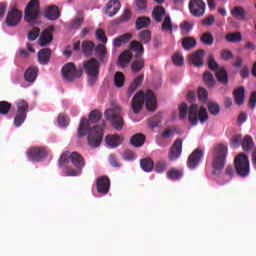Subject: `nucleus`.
Returning <instances> with one entry per match:
<instances>
[{
    "label": "nucleus",
    "instance_id": "nucleus-1",
    "mask_svg": "<svg viewBox=\"0 0 256 256\" xmlns=\"http://www.w3.org/2000/svg\"><path fill=\"white\" fill-rule=\"evenodd\" d=\"M101 112L93 110L89 114V119L82 118L77 130L78 137H85L88 135V145L93 149H97L103 141V129H105V122L100 125L91 127V123H98L101 121Z\"/></svg>",
    "mask_w": 256,
    "mask_h": 256
},
{
    "label": "nucleus",
    "instance_id": "nucleus-2",
    "mask_svg": "<svg viewBox=\"0 0 256 256\" xmlns=\"http://www.w3.org/2000/svg\"><path fill=\"white\" fill-rule=\"evenodd\" d=\"M71 161L73 167H66L63 172L67 177H77L81 175L83 172V168L85 167V158L78 152H69L66 151L62 153L58 160L59 167H63L67 165Z\"/></svg>",
    "mask_w": 256,
    "mask_h": 256
},
{
    "label": "nucleus",
    "instance_id": "nucleus-3",
    "mask_svg": "<svg viewBox=\"0 0 256 256\" xmlns=\"http://www.w3.org/2000/svg\"><path fill=\"white\" fill-rule=\"evenodd\" d=\"M191 125H197L200 123L203 125L209 121V114L207 113V108L200 107L197 104H191L190 107L187 106V103H182L179 106V119L183 120L187 117Z\"/></svg>",
    "mask_w": 256,
    "mask_h": 256
},
{
    "label": "nucleus",
    "instance_id": "nucleus-4",
    "mask_svg": "<svg viewBox=\"0 0 256 256\" xmlns=\"http://www.w3.org/2000/svg\"><path fill=\"white\" fill-rule=\"evenodd\" d=\"M143 105L146 106L147 111H157V97L153 93V90H147L146 93L139 91L134 95L131 101V109L135 115L141 113Z\"/></svg>",
    "mask_w": 256,
    "mask_h": 256
},
{
    "label": "nucleus",
    "instance_id": "nucleus-5",
    "mask_svg": "<svg viewBox=\"0 0 256 256\" xmlns=\"http://www.w3.org/2000/svg\"><path fill=\"white\" fill-rule=\"evenodd\" d=\"M213 161H212V167H213V174L217 175L225 169V165L227 163V145L225 144H217L214 146L213 150Z\"/></svg>",
    "mask_w": 256,
    "mask_h": 256
},
{
    "label": "nucleus",
    "instance_id": "nucleus-6",
    "mask_svg": "<svg viewBox=\"0 0 256 256\" xmlns=\"http://www.w3.org/2000/svg\"><path fill=\"white\" fill-rule=\"evenodd\" d=\"M83 69L88 76L89 84L94 85L95 81L99 78L101 63H99L97 59L91 58L83 62Z\"/></svg>",
    "mask_w": 256,
    "mask_h": 256
},
{
    "label": "nucleus",
    "instance_id": "nucleus-7",
    "mask_svg": "<svg viewBox=\"0 0 256 256\" xmlns=\"http://www.w3.org/2000/svg\"><path fill=\"white\" fill-rule=\"evenodd\" d=\"M107 121H109L112 125V127L116 131H122L123 125H125V122L123 121V116H121V108L120 107H114L110 108L105 111L104 113Z\"/></svg>",
    "mask_w": 256,
    "mask_h": 256
},
{
    "label": "nucleus",
    "instance_id": "nucleus-8",
    "mask_svg": "<svg viewBox=\"0 0 256 256\" xmlns=\"http://www.w3.org/2000/svg\"><path fill=\"white\" fill-rule=\"evenodd\" d=\"M234 167L239 177H248L250 173L249 156L244 153L238 154L234 159Z\"/></svg>",
    "mask_w": 256,
    "mask_h": 256
},
{
    "label": "nucleus",
    "instance_id": "nucleus-9",
    "mask_svg": "<svg viewBox=\"0 0 256 256\" xmlns=\"http://www.w3.org/2000/svg\"><path fill=\"white\" fill-rule=\"evenodd\" d=\"M81 75H83V70L77 69L73 62L67 63L62 68V77L69 83L75 81V79H79Z\"/></svg>",
    "mask_w": 256,
    "mask_h": 256
},
{
    "label": "nucleus",
    "instance_id": "nucleus-10",
    "mask_svg": "<svg viewBox=\"0 0 256 256\" xmlns=\"http://www.w3.org/2000/svg\"><path fill=\"white\" fill-rule=\"evenodd\" d=\"M17 112L14 118L15 127H21L27 119V111H29V104L25 100H19L16 103Z\"/></svg>",
    "mask_w": 256,
    "mask_h": 256
},
{
    "label": "nucleus",
    "instance_id": "nucleus-11",
    "mask_svg": "<svg viewBox=\"0 0 256 256\" xmlns=\"http://www.w3.org/2000/svg\"><path fill=\"white\" fill-rule=\"evenodd\" d=\"M39 5V0H30V2L28 3L24 10V19L25 21H27V23H31V21L39 19V14L41 13Z\"/></svg>",
    "mask_w": 256,
    "mask_h": 256
},
{
    "label": "nucleus",
    "instance_id": "nucleus-12",
    "mask_svg": "<svg viewBox=\"0 0 256 256\" xmlns=\"http://www.w3.org/2000/svg\"><path fill=\"white\" fill-rule=\"evenodd\" d=\"M27 157L34 163H39L47 157V149L43 147H32L27 151Z\"/></svg>",
    "mask_w": 256,
    "mask_h": 256
},
{
    "label": "nucleus",
    "instance_id": "nucleus-13",
    "mask_svg": "<svg viewBox=\"0 0 256 256\" xmlns=\"http://www.w3.org/2000/svg\"><path fill=\"white\" fill-rule=\"evenodd\" d=\"M205 2L203 0H190L189 9L193 17H203L205 15Z\"/></svg>",
    "mask_w": 256,
    "mask_h": 256
},
{
    "label": "nucleus",
    "instance_id": "nucleus-14",
    "mask_svg": "<svg viewBox=\"0 0 256 256\" xmlns=\"http://www.w3.org/2000/svg\"><path fill=\"white\" fill-rule=\"evenodd\" d=\"M205 152L203 150L197 148L195 149L188 157L187 167L188 169H195L201 163V159H203V155Z\"/></svg>",
    "mask_w": 256,
    "mask_h": 256
},
{
    "label": "nucleus",
    "instance_id": "nucleus-15",
    "mask_svg": "<svg viewBox=\"0 0 256 256\" xmlns=\"http://www.w3.org/2000/svg\"><path fill=\"white\" fill-rule=\"evenodd\" d=\"M182 151H183V140H181V138H178L175 140L172 147L170 148L168 159L170 161H177V159L181 157Z\"/></svg>",
    "mask_w": 256,
    "mask_h": 256
},
{
    "label": "nucleus",
    "instance_id": "nucleus-16",
    "mask_svg": "<svg viewBox=\"0 0 256 256\" xmlns=\"http://www.w3.org/2000/svg\"><path fill=\"white\" fill-rule=\"evenodd\" d=\"M111 188V180L107 176H100L96 179V189L102 195H107Z\"/></svg>",
    "mask_w": 256,
    "mask_h": 256
},
{
    "label": "nucleus",
    "instance_id": "nucleus-17",
    "mask_svg": "<svg viewBox=\"0 0 256 256\" xmlns=\"http://www.w3.org/2000/svg\"><path fill=\"white\" fill-rule=\"evenodd\" d=\"M53 31H55L54 26H48L40 35L39 46L47 47L53 41Z\"/></svg>",
    "mask_w": 256,
    "mask_h": 256
},
{
    "label": "nucleus",
    "instance_id": "nucleus-18",
    "mask_svg": "<svg viewBox=\"0 0 256 256\" xmlns=\"http://www.w3.org/2000/svg\"><path fill=\"white\" fill-rule=\"evenodd\" d=\"M175 133H177V128L175 126H170L164 129L161 133V145L162 147H167L171 145V140L175 137Z\"/></svg>",
    "mask_w": 256,
    "mask_h": 256
},
{
    "label": "nucleus",
    "instance_id": "nucleus-19",
    "mask_svg": "<svg viewBox=\"0 0 256 256\" xmlns=\"http://www.w3.org/2000/svg\"><path fill=\"white\" fill-rule=\"evenodd\" d=\"M19 21H21V11L17 10V8H13L8 12L6 23L8 27H15Z\"/></svg>",
    "mask_w": 256,
    "mask_h": 256
},
{
    "label": "nucleus",
    "instance_id": "nucleus-20",
    "mask_svg": "<svg viewBox=\"0 0 256 256\" xmlns=\"http://www.w3.org/2000/svg\"><path fill=\"white\" fill-rule=\"evenodd\" d=\"M203 57H205V50L200 49L189 56V61L194 67H203Z\"/></svg>",
    "mask_w": 256,
    "mask_h": 256
},
{
    "label": "nucleus",
    "instance_id": "nucleus-21",
    "mask_svg": "<svg viewBox=\"0 0 256 256\" xmlns=\"http://www.w3.org/2000/svg\"><path fill=\"white\" fill-rule=\"evenodd\" d=\"M119 9H121V2L119 0H110L106 4V15L108 17H115V14L119 13Z\"/></svg>",
    "mask_w": 256,
    "mask_h": 256
},
{
    "label": "nucleus",
    "instance_id": "nucleus-22",
    "mask_svg": "<svg viewBox=\"0 0 256 256\" xmlns=\"http://www.w3.org/2000/svg\"><path fill=\"white\" fill-rule=\"evenodd\" d=\"M44 16L48 21H57V19L61 17V14L57 6H49L46 8Z\"/></svg>",
    "mask_w": 256,
    "mask_h": 256
},
{
    "label": "nucleus",
    "instance_id": "nucleus-23",
    "mask_svg": "<svg viewBox=\"0 0 256 256\" xmlns=\"http://www.w3.org/2000/svg\"><path fill=\"white\" fill-rule=\"evenodd\" d=\"M131 59H133V53H131V50H125L118 58V65L125 68L129 63H131Z\"/></svg>",
    "mask_w": 256,
    "mask_h": 256
},
{
    "label": "nucleus",
    "instance_id": "nucleus-24",
    "mask_svg": "<svg viewBox=\"0 0 256 256\" xmlns=\"http://www.w3.org/2000/svg\"><path fill=\"white\" fill-rule=\"evenodd\" d=\"M107 145L114 149L115 147H119L121 143H123V137L118 134L108 135L105 139Z\"/></svg>",
    "mask_w": 256,
    "mask_h": 256
},
{
    "label": "nucleus",
    "instance_id": "nucleus-25",
    "mask_svg": "<svg viewBox=\"0 0 256 256\" xmlns=\"http://www.w3.org/2000/svg\"><path fill=\"white\" fill-rule=\"evenodd\" d=\"M231 15L238 21H245L247 11H245V8L242 6H236L231 10Z\"/></svg>",
    "mask_w": 256,
    "mask_h": 256
},
{
    "label": "nucleus",
    "instance_id": "nucleus-26",
    "mask_svg": "<svg viewBox=\"0 0 256 256\" xmlns=\"http://www.w3.org/2000/svg\"><path fill=\"white\" fill-rule=\"evenodd\" d=\"M51 59V49L43 48L38 53V61L41 65H47Z\"/></svg>",
    "mask_w": 256,
    "mask_h": 256
},
{
    "label": "nucleus",
    "instance_id": "nucleus-27",
    "mask_svg": "<svg viewBox=\"0 0 256 256\" xmlns=\"http://www.w3.org/2000/svg\"><path fill=\"white\" fill-rule=\"evenodd\" d=\"M37 73H39V68L35 66L29 67L24 73L25 81H28V83H33V81L37 79Z\"/></svg>",
    "mask_w": 256,
    "mask_h": 256
},
{
    "label": "nucleus",
    "instance_id": "nucleus-28",
    "mask_svg": "<svg viewBox=\"0 0 256 256\" xmlns=\"http://www.w3.org/2000/svg\"><path fill=\"white\" fill-rule=\"evenodd\" d=\"M151 25V18L147 16H141L136 19L135 27L137 31H140V29H147Z\"/></svg>",
    "mask_w": 256,
    "mask_h": 256
},
{
    "label": "nucleus",
    "instance_id": "nucleus-29",
    "mask_svg": "<svg viewBox=\"0 0 256 256\" xmlns=\"http://www.w3.org/2000/svg\"><path fill=\"white\" fill-rule=\"evenodd\" d=\"M234 95V101L236 105H243L245 103V88L244 87H239L234 90L233 92Z\"/></svg>",
    "mask_w": 256,
    "mask_h": 256
},
{
    "label": "nucleus",
    "instance_id": "nucleus-30",
    "mask_svg": "<svg viewBox=\"0 0 256 256\" xmlns=\"http://www.w3.org/2000/svg\"><path fill=\"white\" fill-rule=\"evenodd\" d=\"M134 51L136 53V57H143V53H145V48L141 42L134 40L130 43V52Z\"/></svg>",
    "mask_w": 256,
    "mask_h": 256
},
{
    "label": "nucleus",
    "instance_id": "nucleus-31",
    "mask_svg": "<svg viewBox=\"0 0 256 256\" xmlns=\"http://www.w3.org/2000/svg\"><path fill=\"white\" fill-rule=\"evenodd\" d=\"M130 144L133 147H143L145 145V135L143 133H137L130 138Z\"/></svg>",
    "mask_w": 256,
    "mask_h": 256
},
{
    "label": "nucleus",
    "instance_id": "nucleus-32",
    "mask_svg": "<svg viewBox=\"0 0 256 256\" xmlns=\"http://www.w3.org/2000/svg\"><path fill=\"white\" fill-rule=\"evenodd\" d=\"M161 30L169 33V35H173V21L171 20V16L167 15L164 17Z\"/></svg>",
    "mask_w": 256,
    "mask_h": 256
},
{
    "label": "nucleus",
    "instance_id": "nucleus-33",
    "mask_svg": "<svg viewBox=\"0 0 256 256\" xmlns=\"http://www.w3.org/2000/svg\"><path fill=\"white\" fill-rule=\"evenodd\" d=\"M241 147L243 151H246V152L251 151V149L255 147V142H253V137L249 135L244 136L241 142Z\"/></svg>",
    "mask_w": 256,
    "mask_h": 256
},
{
    "label": "nucleus",
    "instance_id": "nucleus-34",
    "mask_svg": "<svg viewBox=\"0 0 256 256\" xmlns=\"http://www.w3.org/2000/svg\"><path fill=\"white\" fill-rule=\"evenodd\" d=\"M145 67V59L143 57H136V59L131 64V69L133 73H139L141 69Z\"/></svg>",
    "mask_w": 256,
    "mask_h": 256
},
{
    "label": "nucleus",
    "instance_id": "nucleus-35",
    "mask_svg": "<svg viewBox=\"0 0 256 256\" xmlns=\"http://www.w3.org/2000/svg\"><path fill=\"white\" fill-rule=\"evenodd\" d=\"M183 177V170L177 168H171L167 172V178L171 179V181H179Z\"/></svg>",
    "mask_w": 256,
    "mask_h": 256
},
{
    "label": "nucleus",
    "instance_id": "nucleus-36",
    "mask_svg": "<svg viewBox=\"0 0 256 256\" xmlns=\"http://www.w3.org/2000/svg\"><path fill=\"white\" fill-rule=\"evenodd\" d=\"M140 167L145 173H151L153 171L154 163L151 158H144L140 160Z\"/></svg>",
    "mask_w": 256,
    "mask_h": 256
},
{
    "label": "nucleus",
    "instance_id": "nucleus-37",
    "mask_svg": "<svg viewBox=\"0 0 256 256\" xmlns=\"http://www.w3.org/2000/svg\"><path fill=\"white\" fill-rule=\"evenodd\" d=\"M216 78L222 85H227L229 83V77L227 76V70H225V68H220L216 71Z\"/></svg>",
    "mask_w": 256,
    "mask_h": 256
},
{
    "label": "nucleus",
    "instance_id": "nucleus-38",
    "mask_svg": "<svg viewBox=\"0 0 256 256\" xmlns=\"http://www.w3.org/2000/svg\"><path fill=\"white\" fill-rule=\"evenodd\" d=\"M131 37H132L131 34L126 33L124 35H121V36L115 38L113 41L114 47H121V45H123L125 43H129V41H131Z\"/></svg>",
    "mask_w": 256,
    "mask_h": 256
},
{
    "label": "nucleus",
    "instance_id": "nucleus-39",
    "mask_svg": "<svg viewBox=\"0 0 256 256\" xmlns=\"http://www.w3.org/2000/svg\"><path fill=\"white\" fill-rule=\"evenodd\" d=\"M197 45V41L193 37H185L182 40V47L185 51H189L190 49H193Z\"/></svg>",
    "mask_w": 256,
    "mask_h": 256
},
{
    "label": "nucleus",
    "instance_id": "nucleus-40",
    "mask_svg": "<svg viewBox=\"0 0 256 256\" xmlns=\"http://www.w3.org/2000/svg\"><path fill=\"white\" fill-rule=\"evenodd\" d=\"M144 75H139L134 79V82L130 85L129 89H128V93L130 96L133 95V93H135V91H137V87L138 85H141V83H143V79H144Z\"/></svg>",
    "mask_w": 256,
    "mask_h": 256
},
{
    "label": "nucleus",
    "instance_id": "nucleus-41",
    "mask_svg": "<svg viewBox=\"0 0 256 256\" xmlns=\"http://www.w3.org/2000/svg\"><path fill=\"white\" fill-rule=\"evenodd\" d=\"M242 40L243 36L241 35V32H234L226 35V41H228V43H239V41Z\"/></svg>",
    "mask_w": 256,
    "mask_h": 256
},
{
    "label": "nucleus",
    "instance_id": "nucleus-42",
    "mask_svg": "<svg viewBox=\"0 0 256 256\" xmlns=\"http://www.w3.org/2000/svg\"><path fill=\"white\" fill-rule=\"evenodd\" d=\"M200 41L201 43H203V45H207L208 47H211V45H213V34H211V32H205L201 35L200 37Z\"/></svg>",
    "mask_w": 256,
    "mask_h": 256
},
{
    "label": "nucleus",
    "instance_id": "nucleus-43",
    "mask_svg": "<svg viewBox=\"0 0 256 256\" xmlns=\"http://www.w3.org/2000/svg\"><path fill=\"white\" fill-rule=\"evenodd\" d=\"M203 81L207 87H214L215 86V77L211 72H204Z\"/></svg>",
    "mask_w": 256,
    "mask_h": 256
},
{
    "label": "nucleus",
    "instance_id": "nucleus-44",
    "mask_svg": "<svg viewBox=\"0 0 256 256\" xmlns=\"http://www.w3.org/2000/svg\"><path fill=\"white\" fill-rule=\"evenodd\" d=\"M93 49H95V44L91 41H84L82 43V51L84 55H91L93 53Z\"/></svg>",
    "mask_w": 256,
    "mask_h": 256
},
{
    "label": "nucleus",
    "instance_id": "nucleus-45",
    "mask_svg": "<svg viewBox=\"0 0 256 256\" xmlns=\"http://www.w3.org/2000/svg\"><path fill=\"white\" fill-rule=\"evenodd\" d=\"M141 43L147 44L151 41V30H143L138 35Z\"/></svg>",
    "mask_w": 256,
    "mask_h": 256
},
{
    "label": "nucleus",
    "instance_id": "nucleus-46",
    "mask_svg": "<svg viewBox=\"0 0 256 256\" xmlns=\"http://www.w3.org/2000/svg\"><path fill=\"white\" fill-rule=\"evenodd\" d=\"M114 84L116 87H123V85H125V75L122 74V72L115 73Z\"/></svg>",
    "mask_w": 256,
    "mask_h": 256
},
{
    "label": "nucleus",
    "instance_id": "nucleus-47",
    "mask_svg": "<svg viewBox=\"0 0 256 256\" xmlns=\"http://www.w3.org/2000/svg\"><path fill=\"white\" fill-rule=\"evenodd\" d=\"M95 51L100 58V61H105V55H107V48L103 44H98Z\"/></svg>",
    "mask_w": 256,
    "mask_h": 256
},
{
    "label": "nucleus",
    "instance_id": "nucleus-48",
    "mask_svg": "<svg viewBox=\"0 0 256 256\" xmlns=\"http://www.w3.org/2000/svg\"><path fill=\"white\" fill-rule=\"evenodd\" d=\"M208 111L210 115L217 116L218 113L221 111V107L217 102H209L208 103Z\"/></svg>",
    "mask_w": 256,
    "mask_h": 256
},
{
    "label": "nucleus",
    "instance_id": "nucleus-49",
    "mask_svg": "<svg viewBox=\"0 0 256 256\" xmlns=\"http://www.w3.org/2000/svg\"><path fill=\"white\" fill-rule=\"evenodd\" d=\"M9 111H11V103L7 101L0 102V115H9Z\"/></svg>",
    "mask_w": 256,
    "mask_h": 256
},
{
    "label": "nucleus",
    "instance_id": "nucleus-50",
    "mask_svg": "<svg viewBox=\"0 0 256 256\" xmlns=\"http://www.w3.org/2000/svg\"><path fill=\"white\" fill-rule=\"evenodd\" d=\"M83 21H85V16H83V13H80L79 16L72 21V29H79V27L83 25Z\"/></svg>",
    "mask_w": 256,
    "mask_h": 256
},
{
    "label": "nucleus",
    "instance_id": "nucleus-51",
    "mask_svg": "<svg viewBox=\"0 0 256 256\" xmlns=\"http://www.w3.org/2000/svg\"><path fill=\"white\" fill-rule=\"evenodd\" d=\"M152 19L155 20L156 23H161V6H155L152 11Z\"/></svg>",
    "mask_w": 256,
    "mask_h": 256
},
{
    "label": "nucleus",
    "instance_id": "nucleus-52",
    "mask_svg": "<svg viewBox=\"0 0 256 256\" xmlns=\"http://www.w3.org/2000/svg\"><path fill=\"white\" fill-rule=\"evenodd\" d=\"M208 67L211 71H219V64H217V61H215V57H213V55L208 57Z\"/></svg>",
    "mask_w": 256,
    "mask_h": 256
},
{
    "label": "nucleus",
    "instance_id": "nucleus-53",
    "mask_svg": "<svg viewBox=\"0 0 256 256\" xmlns=\"http://www.w3.org/2000/svg\"><path fill=\"white\" fill-rule=\"evenodd\" d=\"M172 61H173L174 65H177L178 67H181V65H183V63H184L183 54H181L179 52H176L172 56Z\"/></svg>",
    "mask_w": 256,
    "mask_h": 256
},
{
    "label": "nucleus",
    "instance_id": "nucleus-54",
    "mask_svg": "<svg viewBox=\"0 0 256 256\" xmlns=\"http://www.w3.org/2000/svg\"><path fill=\"white\" fill-rule=\"evenodd\" d=\"M242 138H241V134H236L235 136H233L231 138V147H233L234 149H237V147H239V145H241L242 143Z\"/></svg>",
    "mask_w": 256,
    "mask_h": 256
},
{
    "label": "nucleus",
    "instance_id": "nucleus-55",
    "mask_svg": "<svg viewBox=\"0 0 256 256\" xmlns=\"http://www.w3.org/2000/svg\"><path fill=\"white\" fill-rule=\"evenodd\" d=\"M39 33H41V29L34 27L29 33H28V40L29 41H35L37 37H39Z\"/></svg>",
    "mask_w": 256,
    "mask_h": 256
},
{
    "label": "nucleus",
    "instance_id": "nucleus-56",
    "mask_svg": "<svg viewBox=\"0 0 256 256\" xmlns=\"http://www.w3.org/2000/svg\"><path fill=\"white\" fill-rule=\"evenodd\" d=\"M207 97H209V92L205 90V88L198 89V99L205 103L207 101Z\"/></svg>",
    "mask_w": 256,
    "mask_h": 256
},
{
    "label": "nucleus",
    "instance_id": "nucleus-57",
    "mask_svg": "<svg viewBox=\"0 0 256 256\" xmlns=\"http://www.w3.org/2000/svg\"><path fill=\"white\" fill-rule=\"evenodd\" d=\"M96 39L101 41V43H107V36H105V31L103 29H98L96 31Z\"/></svg>",
    "mask_w": 256,
    "mask_h": 256
},
{
    "label": "nucleus",
    "instance_id": "nucleus-58",
    "mask_svg": "<svg viewBox=\"0 0 256 256\" xmlns=\"http://www.w3.org/2000/svg\"><path fill=\"white\" fill-rule=\"evenodd\" d=\"M180 30L182 35H189V32L191 31V24H189V22L180 24Z\"/></svg>",
    "mask_w": 256,
    "mask_h": 256
},
{
    "label": "nucleus",
    "instance_id": "nucleus-59",
    "mask_svg": "<svg viewBox=\"0 0 256 256\" xmlns=\"http://www.w3.org/2000/svg\"><path fill=\"white\" fill-rule=\"evenodd\" d=\"M248 107L253 111L256 107V91L252 92L248 101Z\"/></svg>",
    "mask_w": 256,
    "mask_h": 256
},
{
    "label": "nucleus",
    "instance_id": "nucleus-60",
    "mask_svg": "<svg viewBox=\"0 0 256 256\" xmlns=\"http://www.w3.org/2000/svg\"><path fill=\"white\" fill-rule=\"evenodd\" d=\"M159 123H161V116H154L149 120V125L151 129H155V127H159Z\"/></svg>",
    "mask_w": 256,
    "mask_h": 256
},
{
    "label": "nucleus",
    "instance_id": "nucleus-61",
    "mask_svg": "<svg viewBox=\"0 0 256 256\" xmlns=\"http://www.w3.org/2000/svg\"><path fill=\"white\" fill-rule=\"evenodd\" d=\"M221 58L223 61H229V59H233V52H231V50L224 49L221 52Z\"/></svg>",
    "mask_w": 256,
    "mask_h": 256
},
{
    "label": "nucleus",
    "instance_id": "nucleus-62",
    "mask_svg": "<svg viewBox=\"0 0 256 256\" xmlns=\"http://www.w3.org/2000/svg\"><path fill=\"white\" fill-rule=\"evenodd\" d=\"M214 23H215V16L213 15H209L202 20V25H205L208 27H211V25H213Z\"/></svg>",
    "mask_w": 256,
    "mask_h": 256
},
{
    "label": "nucleus",
    "instance_id": "nucleus-63",
    "mask_svg": "<svg viewBox=\"0 0 256 256\" xmlns=\"http://www.w3.org/2000/svg\"><path fill=\"white\" fill-rule=\"evenodd\" d=\"M136 7L139 11L147 10V0H136Z\"/></svg>",
    "mask_w": 256,
    "mask_h": 256
},
{
    "label": "nucleus",
    "instance_id": "nucleus-64",
    "mask_svg": "<svg viewBox=\"0 0 256 256\" xmlns=\"http://www.w3.org/2000/svg\"><path fill=\"white\" fill-rule=\"evenodd\" d=\"M109 163L112 167H121V164H119V161H117V155L111 154L109 156Z\"/></svg>",
    "mask_w": 256,
    "mask_h": 256
}]
</instances>
